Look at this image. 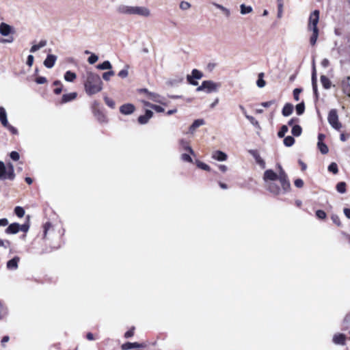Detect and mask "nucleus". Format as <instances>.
Listing matches in <instances>:
<instances>
[{"label":"nucleus","instance_id":"nucleus-1","mask_svg":"<svg viewBox=\"0 0 350 350\" xmlns=\"http://www.w3.org/2000/svg\"><path fill=\"white\" fill-rule=\"evenodd\" d=\"M82 79L85 92L88 96L96 94L103 88V83L96 73L87 70L83 74Z\"/></svg>","mask_w":350,"mask_h":350},{"label":"nucleus","instance_id":"nucleus-2","mask_svg":"<svg viewBox=\"0 0 350 350\" xmlns=\"http://www.w3.org/2000/svg\"><path fill=\"white\" fill-rule=\"evenodd\" d=\"M280 171L279 174H277L272 170H267L264 172L263 180L265 184H268L272 182H279L280 186L282 187L284 192L289 190L291 185L287 178V175L282 170L280 165L278 166Z\"/></svg>","mask_w":350,"mask_h":350},{"label":"nucleus","instance_id":"nucleus-3","mask_svg":"<svg viewBox=\"0 0 350 350\" xmlns=\"http://www.w3.org/2000/svg\"><path fill=\"white\" fill-rule=\"evenodd\" d=\"M118 11L124 14L138 15L143 17H149L151 15L150 9L145 6L120 5Z\"/></svg>","mask_w":350,"mask_h":350},{"label":"nucleus","instance_id":"nucleus-4","mask_svg":"<svg viewBox=\"0 0 350 350\" xmlns=\"http://www.w3.org/2000/svg\"><path fill=\"white\" fill-rule=\"evenodd\" d=\"M15 177L14 165L8 163L7 165L3 161H0V179L13 180Z\"/></svg>","mask_w":350,"mask_h":350},{"label":"nucleus","instance_id":"nucleus-5","mask_svg":"<svg viewBox=\"0 0 350 350\" xmlns=\"http://www.w3.org/2000/svg\"><path fill=\"white\" fill-rule=\"evenodd\" d=\"M220 86V83H215L213 81H202L201 85L196 88V91H204L207 94L217 92L219 89Z\"/></svg>","mask_w":350,"mask_h":350},{"label":"nucleus","instance_id":"nucleus-6","mask_svg":"<svg viewBox=\"0 0 350 350\" xmlns=\"http://www.w3.org/2000/svg\"><path fill=\"white\" fill-rule=\"evenodd\" d=\"M327 120L334 129L339 131L341 129L342 124L338 121V116L336 109H332L329 111Z\"/></svg>","mask_w":350,"mask_h":350},{"label":"nucleus","instance_id":"nucleus-7","mask_svg":"<svg viewBox=\"0 0 350 350\" xmlns=\"http://www.w3.org/2000/svg\"><path fill=\"white\" fill-rule=\"evenodd\" d=\"M319 11L316 10L313 11L309 17L308 24V29H319L317 27V24L319 21Z\"/></svg>","mask_w":350,"mask_h":350},{"label":"nucleus","instance_id":"nucleus-8","mask_svg":"<svg viewBox=\"0 0 350 350\" xmlns=\"http://www.w3.org/2000/svg\"><path fill=\"white\" fill-rule=\"evenodd\" d=\"M279 182H272L265 185V188L267 191H269L274 196L280 195L282 193H284L280 187Z\"/></svg>","mask_w":350,"mask_h":350},{"label":"nucleus","instance_id":"nucleus-9","mask_svg":"<svg viewBox=\"0 0 350 350\" xmlns=\"http://www.w3.org/2000/svg\"><path fill=\"white\" fill-rule=\"evenodd\" d=\"M142 91L146 92L148 95V98L155 103H159L161 104H163L164 102V98L161 96V95L154 93V92H150L146 89H143Z\"/></svg>","mask_w":350,"mask_h":350},{"label":"nucleus","instance_id":"nucleus-10","mask_svg":"<svg viewBox=\"0 0 350 350\" xmlns=\"http://www.w3.org/2000/svg\"><path fill=\"white\" fill-rule=\"evenodd\" d=\"M249 153L255 159L256 163L262 168L265 169L266 167V164L265 161L260 157L259 153L257 150H249Z\"/></svg>","mask_w":350,"mask_h":350},{"label":"nucleus","instance_id":"nucleus-11","mask_svg":"<svg viewBox=\"0 0 350 350\" xmlns=\"http://www.w3.org/2000/svg\"><path fill=\"white\" fill-rule=\"evenodd\" d=\"M20 261V258L18 256H15L12 259L8 260L6 264V267L8 269L14 271L18 269V264Z\"/></svg>","mask_w":350,"mask_h":350},{"label":"nucleus","instance_id":"nucleus-12","mask_svg":"<svg viewBox=\"0 0 350 350\" xmlns=\"http://www.w3.org/2000/svg\"><path fill=\"white\" fill-rule=\"evenodd\" d=\"M152 116H153V112L150 110L146 109L145 114L140 116L138 118V122L140 124H145L152 117Z\"/></svg>","mask_w":350,"mask_h":350},{"label":"nucleus","instance_id":"nucleus-13","mask_svg":"<svg viewBox=\"0 0 350 350\" xmlns=\"http://www.w3.org/2000/svg\"><path fill=\"white\" fill-rule=\"evenodd\" d=\"M212 158L218 161H224L227 159L228 156L221 150H215L212 152Z\"/></svg>","mask_w":350,"mask_h":350},{"label":"nucleus","instance_id":"nucleus-14","mask_svg":"<svg viewBox=\"0 0 350 350\" xmlns=\"http://www.w3.org/2000/svg\"><path fill=\"white\" fill-rule=\"evenodd\" d=\"M205 124V122L203 119H197L192 124L189 128V133L191 134H193L196 129L200 126Z\"/></svg>","mask_w":350,"mask_h":350},{"label":"nucleus","instance_id":"nucleus-15","mask_svg":"<svg viewBox=\"0 0 350 350\" xmlns=\"http://www.w3.org/2000/svg\"><path fill=\"white\" fill-rule=\"evenodd\" d=\"M120 111L122 114L130 115L135 111V106L132 104H124L120 108Z\"/></svg>","mask_w":350,"mask_h":350},{"label":"nucleus","instance_id":"nucleus-16","mask_svg":"<svg viewBox=\"0 0 350 350\" xmlns=\"http://www.w3.org/2000/svg\"><path fill=\"white\" fill-rule=\"evenodd\" d=\"M57 60V56L55 55H48L44 61V65L48 68H51L54 66Z\"/></svg>","mask_w":350,"mask_h":350},{"label":"nucleus","instance_id":"nucleus-17","mask_svg":"<svg viewBox=\"0 0 350 350\" xmlns=\"http://www.w3.org/2000/svg\"><path fill=\"white\" fill-rule=\"evenodd\" d=\"M12 27L5 23H1L0 24V33L3 36H8L9 34H10L12 32Z\"/></svg>","mask_w":350,"mask_h":350},{"label":"nucleus","instance_id":"nucleus-18","mask_svg":"<svg viewBox=\"0 0 350 350\" xmlns=\"http://www.w3.org/2000/svg\"><path fill=\"white\" fill-rule=\"evenodd\" d=\"M343 92L350 97V77H347L342 81Z\"/></svg>","mask_w":350,"mask_h":350},{"label":"nucleus","instance_id":"nucleus-19","mask_svg":"<svg viewBox=\"0 0 350 350\" xmlns=\"http://www.w3.org/2000/svg\"><path fill=\"white\" fill-rule=\"evenodd\" d=\"M346 337L342 334H336L333 337V342L336 345H344L345 343Z\"/></svg>","mask_w":350,"mask_h":350},{"label":"nucleus","instance_id":"nucleus-20","mask_svg":"<svg viewBox=\"0 0 350 350\" xmlns=\"http://www.w3.org/2000/svg\"><path fill=\"white\" fill-rule=\"evenodd\" d=\"M179 144L182 148V150L189 152V154L194 155V152L191 147L189 145L188 142H186L185 139H180L179 141Z\"/></svg>","mask_w":350,"mask_h":350},{"label":"nucleus","instance_id":"nucleus-21","mask_svg":"<svg viewBox=\"0 0 350 350\" xmlns=\"http://www.w3.org/2000/svg\"><path fill=\"white\" fill-rule=\"evenodd\" d=\"M19 230L20 225L17 223H13L7 228L5 232L7 234H16Z\"/></svg>","mask_w":350,"mask_h":350},{"label":"nucleus","instance_id":"nucleus-22","mask_svg":"<svg viewBox=\"0 0 350 350\" xmlns=\"http://www.w3.org/2000/svg\"><path fill=\"white\" fill-rule=\"evenodd\" d=\"M77 94L76 92H72L69 94H65L62 96V103H66L72 101L76 98Z\"/></svg>","mask_w":350,"mask_h":350},{"label":"nucleus","instance_id":"nucleus-23","mask_svg":"<svg viewBox=\"0 0 350 350\" xmlns=\"http://www.w3.org/2000/svg\"><path fill=\"white\" fill-rule=\"evenodd\" d=\"M47 44V42L46 40H42L39 42L38 44H33L31 46V49H30V52L31 53H35L37 51L40 50V49L44 47Z\"/></svg>","mask_w":350,"mask_h":350},{"label":"nucleus","instance_id":"nucleus-24","mask_svg":"<svg viewBox=\"0 0 350 350\" xmlns=\"http://www.w3.org/2000/svg\"><path fill=\"white\" fill-rule=\"evenodd\" d=\"M0 122L3 126H8V121L7 119V113L5 109L3 107H0Z\"/></svg>","mask_w":350,"mask_h":350},{"label":"nucleus","instance_id":"nucleus-25","mask_svg":"<svg viewBox=\"0 0 350 350\" xmlns=\"http://www.w3.org/2000/svg\"><path fill=\"white\" fill-rule=\"evenodd\" d=\"M293 110V105L290 103H286L282 109V115L284 116H288L292 113Z\"/></svg>","mask_w":350,"mask_h":350},{"label":"nucleus","instance_id":"nucleus-26","mask_svg":"<svg viewBox=\"0 0 350 350\" xmlns=\"http://www.w3.org/2000/svg\"><path fill=\"white\" fill-rule=\"evenodd\" d=\"M213 5L217 8V9L220 10L224 15L226 17H229L230 15V11L229 9L225 8L222 5L218 4L217 3H213Z\"/></svg>","mask_w":350,"mask_h":350},{"label":"nucleus","instance_id":"nucleus-27","mask_svg":"<svg viewBox=\"0 0 350 350\" xmlns=\"http://www.w3.org/2000/svg\"><path fill=\"white\" fill-rule=\"evenodd\" d=\"M139 342H126L122 345V350H129L134 348H138Z\"/></svg>","mask_w":350,"mask_h":350},{"label":"nucleus","instance_id":"nucleus-28","mask_svg":"<svg viewBox=\"0 0 350 350\" xmlns=\"http://www.w3.org/2000/svg\"><path fill=\"white\" fill-rule=\"evenodd\" d=\"M310 31L312 32V34L310 38V42L311 45H314L319 36V29H310Z\"/></svg>","mask_w":350,"mask_h":350},{"label":"nucleus","instance_id":"nucleus-29","mask_svg":"<svg viewBox=\"0 0 350 350\" xmlns=\"http://www.w3.org/2000/svg\"><path fill=\"white\" fill-rule=\"evenodd\" d=\"M77 77L75 73L68 70L64 75V79L68 82H72Z\"/></svg>","mask_w":350,"mask_h":350},{"label":"nucleus","instance_id":"nucleus-30","mask_svg":"<svg viewBox=\"0 0 350 350\" xmlns=\"http://www.w3.org/2000/svg\"><path fill=\"white\" fill-rule=\"evenodd\" d=\"M96 68L99 70H109L112 68V66L109 61H105L102 64H98Z\"/></svg>","mask_w":350,"mask_h":350},{"label":"nucleus","instance_id":"nucleus-31","mask_svg":"<svg viewBox=\"0 0 350 350\" xmlns=\"http://www.w3.org/2000/svg\"><path fill=\"white\" fill-rule=\"evenodd\" d=\"M321 82L322 83V85L325 89H329L331 86V82H330L329 79L324 75H322L321 77Z\"/></svg>","mask_w":350,"mask_h":350},{"label":"nucleus","instance_id":"nucleus-32","mask_svg":"<svg viewBox=\"0 0 350 350\" xmlns=\"http://www.w3.org/2000/svg\"><path fill=\"white\" fill-rule=\"evenodd\" d=\"M240 10L241 14H246L252 12V8L250 5L247 6L245 4L240 5Z\"/></svg>","mask_w":350,"mask_h":350},{"label":"nucleus","instance_id":"nucleus-33","mask_svg":"<svg viewBox=\"0 0 350 350\" xmlns=\"http://www.w3.org/2000/svg\"><path fill=\"white\" fill-rule=\"evenodd\" d=\"M317 146L320 152L323 154H327L329 151L328 147L323 142H318Z\"/></svg>","mask_w":350,"mask_h":350},{"label":"nucleus","instance_id":"nucleus-34","mask_svg":"<svg viewBox=\"0 0 350 350\" xmlns=\"http://www.w3.org/2000/svg\"><path fill=\"white\" fill-rule=\"evenodd\" d=\"M295 143V139L291 136H287L284 139V144L287 147L292 146Z\"/></svg>","mask_w":350,"mask_h":350},{"label":"nucleus","instance_id":"nucleus-35","mask_svg":"<svg viewBox=\"0 0 350 350\" xmlns=\"http://www.w3.org/2000/svg\"><path fill=\"white\" fill-rule=\"evenodd\" d=\"M302 129L300 126L295 125L293 126L291 133L294 136H299L301 134Z\"/></svg>","mask_w":350,"mask_h":350},{"label":"nucleus","instance_id":"nucleus-36","mask_svg":"<svg viewBox=\"0 0 350 350\" xmlns=\"http://www.w3.org/2000/svg\"><path fill=\"white\" fill-rule=\"evenodd\" d=\"M336 190L340 193H344L346 191V183L345 182H340L336 185Z\"/></svg>","mask_w":350,"mask_h":350},{"label":"nucleus","instance_id":"nucleus-37","mask_svg":"<svg viewBox=\"0 0 350 350\" xmlns=\"http://www.w3.org/2000/svg\"><path fill=\"white\" fill-rule=\"evenodd\" d=\"M190 154H189L187 152H185V153L181 154V155H180L181 160L185 161V162L192 163L193 162V159L191 157Z\"/></svg>","mask_w":350,"mask_h":350},{"label":"nucleus","instance_id":"nucleus-38","mask_svg":"<svg viewBox=\"0 0 350 350\" xmlns=\"http://www.w3.org/2000/svg\"><path fill=\"white\" fill-rule=\"evenodd\" d=\"M190 76L192 77V79H200L202 77V73L197 69H193Z\"/></svg>","mask_w":350,"mask_h":350},{"label":"nucleus","instance_id":"nucleus-39","mask_svg":"<svg viewBox=\"0 0 350 350\" xmlns=\"http://www.w3.org/2000/svg\"><path fill=\"white\" fill-rule=\"evenodd\" d=\"M129 66L126 65L125 66V68L122 70H121L119 72H118V76L122 79H124L126 77H128L129 75Z\"/></svg>","mask_w":350,"mask_h":350},{"label":"nucleus","instance_id":"nucleus-40","mask_svg":"<svg viewBox=\"0 0 350 350\" xmlns=\"http://www.w3.org/2000/svg\"><path fill=\"white\" fill-rule=\"evenodd\" d=\"M304 110H305V106H304V102L296 105V112H297V115H299V116L301 115L304 112Z\"/></svg>","mask_w":350,"mask_h":350},{"label":"nucleus","instance_id":"nucleus-41","mask_svg":"<svg viewBox=\"0 0 350 350\" xmlns=\"http://www.w3.org/2000/svg\"><path fill=\"white\" fill-rule=\"evenodd\" d=\"M288 128L286 125L282 126L280 130L279 131V132L278 133V136L280 138L284 137L285 134L288 132Z\"/></svg>","mask_w":350,"mask_h":350},{"label":"nucleus","instance_id":"nucleus-42","mask_svg":"<svg viewBox=\"0 0 350 350\" xmlns=\"http://www.w3.org/2000/svg\"><path fill=\"white\" fill-rule=\"evenodd\" d=\"M104 100H105V102L106 105L108 107H109L111 109H114L115 108L116 103H115L113 100H112L111 98H109L107 96H105Z\"/></svg>","mask_w":350,"mask_h":350},{"label":"nucleus","instance_id":"nucleus-43","mask_svg":"<svg viewBox=\"0 0 350 350\" xmlns=\"http://www.w3.org/2000/svg\"><path fill=\"white\" fill-rule=\"evenodd\" d=\"M328 170L331 172H332L334 174H336L338 172V165L336 163H332L328 166Z\"/></svg>","mask_w":350,"mask_h":350},{"label":"nucleus","instance_id":"nucleus-44","mask_svg":"<svg viewBox=\"0 0 350 350\" xmlns=\"http://www.w3.org/2000/svg\"><path fill=\"white\" fill-rule=\"evenodd\" d=\"M262 77H263V73H260L258 75V79L256 81V84H257L258 87H259V88H263L265 85V81L262 79Z\"/></svg>","mask_w":350,"mask_h":350},{"label":"nucleus","instance_id":"nucleus-45","mask_svg":"<svg viewBox=\"0 0 350 350\" xmlns=\"http://www.w3.org/2000/svg\"><path fill=\"white\" fill-rule=\"evenodd\" d=\"M14 213L15 214L19 217H22L24 216L25 215V211L24 209L21 207V206H16L15 208H14Z\"/></svg>","mask_w":350,"mask_h":350},{"label":"nucleus","instance_id":"nucleus-46","mask_svg":"<svg viewBox=\"0 0 350 350\" xmlns=\"http://www.w3.org/2000/svg\"><path fill=\"white\" fill-rule=\"evenodd\" d=\"M8 314L7 308L0 302V320L3 319Z\"/></svg>","mask_w":350,"mask_h":350},{"label":"nucleus","instance_id":"nucleus-47","mask_svg":"<svg viewBox=\"0 0 350 350\" xmlns=\"http://www.w3.org/2000/svg\"><path fill=\"white\" fill-rule=\"evenodd\" d=\"M53 85L55 86H59L58 88L54 90L55 94H59L62 91L61 82L59 81H55L53 82Z\"/></svg>","mask_w":350,"mask_h":350},{"label":"nucleus","instance_id":"nucleus-48","mask_svg":"<svg viewBox=\"0 0 350 350\" xmlns=\"http://www.w3.org/2000/svg\"><path fill=\"white\" fill-rule=\"evenodd\" d=\"M197 166L202 169V170H206V171H210L211 168L209 167V165H208L207 164L203 163V162H201V161H198L197 162Z\"/></svg>","mask_w":350,"mask_h":350},{"label":"nucleus","instance_id":"nucleus-49","mask_svg":"<svg viewBox=\"0 0 350 350\" xmlns=\"http://www.w3.org/2000/svg\"><path fill=\"white\" fill-rule=\"evenodd\" d=\"M114 75V72L112 71V70H110V71H108V72H104L103 74V79L105 80V81H109L110 79V77L113 76Z\"/></svg>","mask_w":350,"mask_h":350},{"label":"nucleus","instance_id":"nucleus-50","mask_svg":"<svg viewBox=\"0 0 350 350\" xmlns=\"http://www.w3.org/2000/svg\"><path fill=\"white\" fill-rule=\"evenodd\" d=\"M312 84H317V71L314 63L312 65Z\"/></svg>","mask_w":350,"mask_h":350},{"label":"nucleus","instance_id":"nucleus-51","mask_svg":"<svg viewBox=\"0 0 350 350\" xmlns=\"http://www.w3.org/2000/svg\"><path fill=\"white\" fill-rule=\"evenodd\" d=\"M98 59V57L95 54H92L88 59L89 64H94Z\"/></svg>","mask_w":350,"mask_h":350},{"label":"nucleus","instance_id":"nucleus-52","mask_svg":"<svg viewBox=\"0 0 350 350\" xmlns=\"http://www.w3.org/2000/svg\"><path fill=\"white\" fill-rule=\"evenodd\" d=\"M332 221L336 224L338 226H340L342 225L340 218L337 215H332L331 217Z\"/></svg>","mask_w":350,"mask_h":350},{"label":"nucleus","instance_id":"nucleus-53","mask_svg":"<svg viewBox=\"0 0 350 350\" xmlns=\"http://www.w3.org/2000/svg\"><path fill=\"white\" fill-rule=\"evenodd\" d=\"M283 12V2L278 3V17L281 18Z\"/></svg>","mask_w":350,"mask_h":350},{"label":"nucleus","instance_id":"nucleus-54","mask_svg":"<svg viewBox=\"0 0 350 350\" xmlns=\"http://www.w3.org/2000/svg\"><path fill=\"white\" fill-rule=\"evenodd\" d=\"M301 92V89L296 88L293 90V96L295 100H299V94Z\"/></svg>","mask_w":350,"mask_h":350},{"label":"nucleus","instance_id":"nucleus-55","mask_svg":"<svg viewBox=\"0 0 350 350\" xmlns=\"http://www.w3.org/2000/svg\"><path fill=\"white\" fill-rule=\"evenodd\" d=\"M191 7V5L187 1H182L180 3V8L183 10H188Z\"/></svg>","mask_w":350,"mask_h":350},{"label":"nucleus","instance_id":"nucleus-56","mask_svg":"<svg viewBox=\"0 0 350 350\" xmlns=\"http://www.w3.org/2000/svg\"><path fill=\"white\" fill-rule=\"evenodd\" d=\"M316 215L319 219H325L326 217V213L322 210H318L316 212Z\"/></svg>","mask_w":350,"mask_h":350},{"label":"nucleus","instance_id":"nucleus-57","mask_svg":"<svg viewBox=\"0 0 350 350\" xmlns=\"http://www.w3.org/2000/svg\"><path fill=\"white\" fill-rule=\"evenodd\" d=\"M11 159L14 161H18L20 158V155L18 152L16 151H12L10 154Z\"/></svg>","mask_w":350,"mask_h":350},{"label":"nucleus","instance_id":"nucleus-58","mask_svg":"<svg viewBox=\"0 0 350 350\" xmlns=\"http://www.w3.org/2000/svg\"><path fill=\"white\" fill-rule=\"evenodd\" d=\"M294 184L295 187L298 188H301L304 186V181L300 178H297L295 180Z\"/></svg>","mask_w":350,"mask_h":350},{"label":"nucleus","instance_id":"nucleus-59","mask_svg":"<svg viewBox=\"0 0 350 350\" xmlns=\"http://www.w3.org/2000/svg\"><path fill=\"white\" fill-rule=\"evenodd\" d=\"M36 82L38 84H44L46 82V79L44 77H38L36 79Z\"/></svg>","mask_w":350,"mask_h":350},{"label":"nucleus","instance_id":"nucleus-60","mask_svg":"<svg viewBox=\"0 0 350 350\" xmlns=\"http://www.w3.org/2000/svg\"><path fill=\"white\" fill-rule=\"evenodd\" d=\"M245 118L254 125H256V124H258V122L257 120H256V119L251 116H249L247 114H245Z\"/></svg>","mask_w":350,"mask_h":350},{"label":"nucleus","instance_id":"nucleus-61","mask_svg":"<svg viewBox=\"0 0 350 350\" xmlns=\"http://www.w3.org/2000/svg\"><path fill=\"white\" fill-rule=\"evenodd\" d=\"M152 109H153L154 110H155L158 113H161V112L164 111V109L162 107L159 106V105H153L152 106Z\"/></svg>","mask_w":350,"mask_h":350},{"label":"nucleus","instance_id":"nucleus-62","mask_svg":"<svg viewBox=\"0 0 350 350\" xmlns=\"http://www.w3.org/2000/svg\"><path fill=\"white\" fill-rule=\"evenodd\" d=\"M275 101L274 100H269L267 102L262 103L261 105L265 107H269L271 106L272 105L275 104Z\"/></svg>","mask_w":350,"mask_h":350},{"label":"nucleus","instance_id":"nucleus-63","mask_svg":"<svg viewBox=\"0 0 350 350\" xmlns=\"http://www.w3.org/2000/svg\"><path fill=\"white\" fill-rule=\"evenodd\" d=\"M33 59H34V57L32 55H28L27 60V64L29 66H31L33 63Z\"/></svg>","mask_w":350,"mask_h":350},{"label":"nucleus","instance_id":"nucleus-64","mask_svg":"<svg viewBox=\"0 0 350 350\" xmlns=\"http://www.w3.org/2000/svg\"><path fill=\"white\" fill-rule=\"evenodd\" d=\"M134 334V327H133L132 329H131L130 330L127 331L125 334H124V337L128 338H130L131 336H133Z\"/></svg>","mask_w":350,"mask_h":350}]
</instances>
